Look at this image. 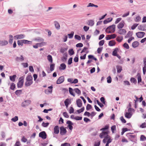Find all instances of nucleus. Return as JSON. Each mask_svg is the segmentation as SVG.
I'll use <instances>...</instances> for the list:
<instances>
[{
  "mask_svg": "<svg viewBox=\"0 0 146 146\" xmlns=\"http://www.w3.org/2000/svg\"><path fill=\"white\" fill-rule=\"evenodd\" d=\"M31 101L30 100H26L21 104V106L25 108L29 106L31 103Z\"/></svg>",
  "mask_w": 146,
  "mask_h": 146,
  "instance_id": "f257e3e1",
  "label": "nucleus"
},
{
  "mask_svg": "<svg viewBox=\"0 0 146 146\" xmlns=\"http://www.w3.org/2000/svg\"><path fill=\"white\" fill-rule=\"evenodd\" d=\"M39 136L43 139H45L46 138L47 135L45 131H42L39 133Z\"/></svg>",
  "mask_w": 146,
  "mask_h": 146,
  "instance_id": "f03ea898",
  "label": "nucleus"
},
{
  "mask_svg": "<svg viewBox=\"0 0 146 146\" xmlns=\"http://www.w3.org/2000/svg\"><path fill=\"white\" fill-rule=\"evenodd\" d=\"M24 60V57L22 55H21L19 56H17L15 58V61L18 62H22Z\"/></svg>",
  "mask_w": 146,
  "mask_h": 146,
  "instance_id": "7ed1b4c3",
  "label": "nucleus"
},
{
  "mask_svg": "<svg viewBox=\"0 0 146 146\" xmlns=\"http://www.w3.org/2000/svg\"><path fill=\"white\" fill-rule=\"evenodd\" d=\"M145 35V33L143 32H139L136 33V35L138 38L143 37Z\"/></svg>",
  "mask_w": 146,
  "mask_h": 146,
  "instance_id": "20e7f679",
  "label": "nucleus"
},
{
  "mask_svg": "<svg viewBox=\"0 0 146 146\" xmlns=\"http://www.w3.org/2000/svg\"><path fill=\"white\" fill-rule=\"evenodd\" d=\"M115 26L114 25H112L108 27V29H109V30L111 31L109 32L108 33H113L115 30Z\"/></svg>",
  "mask_w": 146,
  "mask_h": 146,
  "instance_id": "39448f33",
  "label": "nucleus"
},
{
  "mask_svg": "<svg viewBox=\"0 0 146 146\" xmlns=\"http://www.w3.org/2000/svg\"><path fill=\"white\" fill-rule=\"evenodd\" d=\"M66 129L63 126H62L60 127V134L61 135H65L66 133Z\"/></svg>",
  "mask_w": 146,
  "mask_h": 146,
  "instance_id": "423d86ee",
  "label": "nucleus"
},
{
  "mask_svg": "<svg viewBox=\"0 0 146 146\" xmlns=\"http://www.w3.org/2000/svg\"><path fill=\"white\" fill-rule=\"evenodd\" d=\"M52 86H49L48 87V89H46L44 91V92L45 94H48L51 93L52 91Z\"/></svg>",
  "mask_w": 146,
  "mask_h": 146,
  "instance_id": "0eeeda50",
  "label": "nucleus"
},
{
  "mask_svg": "<svg viewBox=\"0 0 146 146\" xmlns=\"http://www.w3.org/2000/svg\"><path fill=\"white\" fill-rule=\"evenodd\" d=\"M25 35L23 34L16 35L14 36L15 39H21L24 38Z\"/></svg>",
  "mask_w": 146,
  "mask_h": 146,
  "instance_id": "6e6552de",
  "label": "nucleus"
},
{
  "mask_svg": "<svg viewBox=\"0 0 146 146\" xmlns=\"http://www.w3.org/2000/svg\"><path fill=\"white\" fill-rule=\"evenodd\" d=\"M116 36V35L115 34L108 35L106 37L107 40H110L111 39L114 38Z\"/></svg>",
  "mask_w": 146,
  "mask_h": 146,
  "instance_id": "1a4fd4ad",
  "label": "nucleus"
},
{
  "mask_svg": "<svg viewBox=\"0 0 146 146\" xmlns=\"http://www.w3.org/2000/svg\"><path fill=\"white\" fill-rule=\"evenodd\" d=\"M59 132V127L58 125H56L54 127V133L55 134H58Z\"/></svg>",
  "mask_w": 146,
  "mask_h": 146,
  "instance_id": "9d476101",
  "label": "nucleus"
},
{
  "mask_svg": "<svg viewBox=\"0 0 146 146\" xmlns=\"http://www.w3.org/2000/svg\"><path fill=\"white\" fill-rule=\"evenodd\" d=\"M44 42H41V43H36L35 45L33 46V47L35 48H37L38 46H41L45 45Z\"/></svg>",
  "mask_w": 146,
  "mask_h": 146,
  "instance_id": "9b49d317",
  "label": "nucleus"
},
{
  "mask_svg": "<svg viewBox=\"0 0 146 146\" xmlns=\"http://www.w3.org/2000/svg\"><path fill=\"white\" fill-rule=\"evenodd\" d=\"M8 42L6 40H0V46H4L8 44Z\"/></svg>",
  "mask_w": 146,
  "mask_h": 146,
  "instance_id": "f8f14e48",
  "label": "nucleus"
},
{
  "mask_svg": "<svg viewBox=\"0 0 146 146\" xmlns=\"http://www.w3.org/2000/svg\"><path fill=\"white\" fill-rule=\"evenodd\" d=\"M138 29L141 31H144L146 29V26L145 25H141L138 27Z\"/></svg>",
  "mask_w": 146,
  "mask_h": 146,
  "instance_id": "ddd939ff",
  "label": "nucleus"
},
{
  "mask_svg": "<svg viewBox=\"0 0 146 146\" xmlns=\"http://www.w3.org/2000/svg\"><path fill=\"white\" fill-rule=\"evenodd\" d=\"M94 24V20L90 19L88 21L87 24L89 26L92 27L93 26Z\"/></svg>",
  "mask_w": 146,
  "mask_h": 146,
  "instance_id": "4468645a",
  "label": "nucleus"
},
{
  "mask_svg": "<svg viewBox=\"0 0 146 146\" xmlns=\"http://www.w3.org/2000/svg\"><path fill=\"white\" fill-rule=\"evenodd\" d=\"M125 23L124 21H122L119 23L117 26V28L118 29H121L124 27Z\"/></svg>",
  "mask_w": 146,
  "mask_h": 146,
  "instance_id": "2eb2a0df",
  "label": "nucleus"
},
{
  "mask_svg": "<svg viewBox=\"0 0 146 146\" xmlns=\"http://www.w3.org/2000/svg\"><path fill=\"white\" fill-rule=\"evenodd\" d=\"M118 33L120 35H124L126 33V30L123 29H119Z\"/></svg>",
  "mask_w": 146,
  "mask_h": 146,
  "instance_id": "dca6fc26",
  "label": "nucleus"
},
{
  "mask_svg": "<svg viewBox=\"0 0 146 146\" xmlns=\"http://www.w3.org/2000/svg\"><path fill=\"white\" fill-rule=\"evenodd\" d=\"M76 104L77 106L79 107H81L82 105V100L80 99H78L76 100Z\"/></svg>",
  "mask_w": 146,
  "mask_h": 146,
  "instance_id": "f3484780",
  "label": "nucleus"
},
{
  "mask_svg": "<svg viewBox=\"0 0 146 146\" xmlns=\"http://www.w3.org/2000/svg\"><path fill=\"white\" fill-rule=\"evenodd\" d=\"M132 115V113L126 112L125 114V117L129 119L131 118Z\"/></svg>",
  "mask_w": 146,
  "mask_h": 146,
  "instance_id": "a211bd4d",
  "label": "nucleus"
},
{
  "mask_svg": "<svg viewBox=\"0 0 146 146\" xmlns=\"http://www.w3.org/2000/svg\"><path fill=\"white\" fill-rule=\"evenodd\" d=\"M107 134H108V133L107 132L104 131L101 133L99 135L100 137L101 138H103L105 137Z\"/></svg>",
  "mask_w": 146,
  "mask_h": 146,
  "instance_id": "6ab92c4d",
  "label": "nucleus"
},
{
  "mask_svg": "<svg viewBox=\"0 0 146 146\" xmlns=\"http://www.w3.org/2000/svg\"><path fill=\"white\" fill-rule=\"evenodd\" d=\"M66 66L65 64L64 63H62L60 65L59 69L61 70H64L66 69Z\"/></svg>",
  "mask_w": 146,
  "mask_h": 146,
  "instance_id": "aec40b11",
  "label": "nucleus"
},
{
  "mask_svg": "<svg viewBox=\"0 0 146 146\" xmlns=\"http://www.w3.org/2000/svg\"><path fill=\"white\" fill-rule=\"evenodd\" d=\"M113 18L111 17L108 18L104 21L103 22L104 24H106L112 21Z\"/></svg>",
  "mask_w": 146,
  "mask_h": 146,
  "instance_id": "412c9836",
  "label": "nucleus"
},
{
  "mask_svg": "<svg viewBox=\"0 0 146 146\" xmlns=\"http://www.w3.org/2000/svg\"><path fill=\"white\" fill-rule=\"evenodd\" d=\"M139 43L137 41L134 42L132 44V46L134 48H136L139 45Z\"/></svg>",
  "mask_w": 146,
  "mask_h": 146,
  "instance_id": "4be33fe9",
  "label": "nucleus"
},
{
  "mask_svg": "<svg viewBox=\"0 0 146 146\" xmlns=\"http://www.w3.org/2000/svg\"><path fill=\"white\" fill-rule=\"evenodd\" d=\"M116 68L117 70V72L118 73L121 72L122 70V67L120 65H117Z\"/></svg>",
  "mask_w": 146,
  "mask_h": 146,
  "instance_id": "5701e85b",
  "label": "nucleus"
},
{
  "mask_svg": "<svg viewBox=\"0 0 146 146\" xmlns=\"http://www.w3.org/2000/svg\"><path fill=\"white\" fill-rule=\"evenodd\" d=\"M132 32L131 31H129L127 34L125 36V38H127L131 36L132 35Z\"/></svg>",
  "mask_w": 146,
  "mask_h": 146,
  "instance_id": "b1692460",
  "label": "nucleus"
},
{
  "mask_svg": "<svg viewBox=\"0 0 146 146\" xmlns=\"http://www.w3.org/2000/svg\"><path fill=\"white\" fill-rule=\"evenodd\" d=\"M17 76L16 75H14L12 76H9V78L10 80L12 82H14L15 80V78Z\"/></svg>",
  "mask_w": 146,
  "mask_h": 146,
  "instance_id": "393cba45",
  "label": "nucleus"
},
{
  "mask_svg": "<svg viewBox=\"0 0 146 146\" xmlns=\"http://www.w3.org/2000/svg\"><path fill=\"white\" fill-rule=\"evenodd\" d=\"M64 77L63 76H61L59 78L56 82H63L64 81Z\"/></svg>",
  "mask_w": 146,
  "mask_h": 146,
  "instance_id": "a878e982",
  "label": "nucleus"
},
{
  "mask_svg": "<svg viewBox=\"0 0 146 146\" xmlns=\"http://www.w3.org/2000/svg\"><path fill=\"white\" fill-rule=\"evenodd\" d=\"M54 25L55 28L59 30L60 29V25L59 24L57 21L54 22Z\"/></svg>",
  "mask_w": 146,
  "mask_h": 146,
  "instance_id": "bb28decb",
  "label": "nucleus"
},
{
  "mask_svg": "<svg viewBox=\"0 0 146 146\" xmlns=\"http://www.w3.org/2000/svg\"><path fill=\"white\" fill-rule=\"evenodd\" d=\"M33 79L32 76L31 75H29L26 78V80L27 82L31 81Z\"/></svg>",
  "mask_w": 146,
  "mask_h": 146,
  "instance_id": "cd10ccee",
  "label": "nucleus"
},
{
  "mask_svg": "<svg viewBox=\"0 0 146 146\" xmlns=\"http://www.w3.org/2000/svg\"><path fill=\"white\" fill-rule=\"evenodd\" d=\"M9 42L10 44H12L13 43V36L11 35H10L9 36Z\"/></svg>",
  "mask_w": 146,
  "mask_h": 146,
  "instance_id": "c85d7f7f",
  "label": "nucleus"
},
{
  "mask_svg": "<svg viewBox=\"0 0 146 146\" xmlns=\"http://www.w3.org/2000/svg\"><path fill=\"white\" fill-rule=\"evenodd\" d=\"M115 44V41L114 40H111L109 42L108 44L110 46H114Z\"/></svg>",
  "mask_w": 146,
  "mask_h": 146,
  "instance_id": "c756f323",
  "label": "nucleus"
},
{
  "mask_svg": "<svg viewBox=\"0 0 146 146\" xmlns=\"http://www.w3.org/2000/svg\"><path fill=\"white\" fill-rule=\"evenodd\" d=\"M137 77L138 80V82H140L141 81V78L140 74L138 73L137 76Z\"/></svg>",
  "mask_w": 146,
  "mask_h": 146,
  "instance_id": "7c9ffc66",
  "label": "nucleus"
},
{
  "mask_svg": "<svg viewBox=\"0 0 146 146\" xmlns=\"http://www.w3.org/2000/svg\"><path fill=\"white\" fill-rule=\"evenodd\" d=\"M23 43L25 44H31L32 42L26 40H23Z\"/></svg>",
  "mask_w": 146,
  "mask_h": 146,
  "instance_id": "2f4dec72",
  "label": "nucleus"
},
{
  "mask_svg": "<svg viewBox=\"0 0 146 146\" xmlns=\"http://www.w3.org/2000/svg\"><path fill=\"white\" fill-rule=\"evenodd\" d=\"M140 140L141 141H144L146 140V137L143 135H141L140 136Z\"/></svg>",
  "mask_w": 146,
  "mask_h": 146,
  "instance_id": "473e14b6",
  "label": "nucleus"
},
{
  "mask_svg": "<svg viewBox=\"0 0 146 146\" xmlns=\"http://www.w3.org/2000/svg\"><path fill=\"white\" fill-rule=\"evenodd\" d=\"M22 91L21 90H17L15 92V94L17 95L18 96L21 94Z\"/></svg>",
  "mask_w": 146,
  "mask_h": 146,
  "instance_id": "72a5a7b5",
  "label": "nucleus"
},
{
  "mask_svg": "<svg viewBox=\"0 0 146 146\" xmlns=\"http://www.w3.org/2000/svg\"><path fill=\"white\" fill-rule=\"evenodd\" d=\"M47 59L48 61L51 62L52 63V56L50 55H48L47 56Z\"/></svg>",
  "mask_w": 146,
  "mask_h": 146,
  "instance_id": "f704fd0d",
  "label": "nucleus"
},
{
  "mask_svg": "<svg viewBox=\"0 0 146 146\" xmlns=\"http://www.w3.org/2000/svg\"><path fill=\"white\" fill-rule=\"evenodd\" d=\"M69 91L70 93L73 96H74L75 95L73 93V89L71 88H69Z\"/></svg>",
  "mask_w": 146,
  "mask_h": 146,
  "instance_id": "c9c22d12",
  "label": "nucleus"
},
{
  "mask_svg": "<svg viewBox=\"0 0 146 146\" xmlns=\"http://www.w3.org/2000/svg\"><path fill=\"white\" fill-rule=\"evenodd\" d=\"M15 88V85L13 83H12L10 84V89L12 90H14Z\"/></svg>",
  "mask_w": 146,
  "mask_h": 146,
  "instance_id": "e433bc0d",
  "label": "nucleus"
},
{
  "mask_svg": "<svg viewBox=\"0 0 146 146\" xmlns=\"http://www.w3.org/2000/svg\"><path fill=\"white\" fill-rule=\"evenodd\" d=\"M84 110V107H83L82 108H81L80 109L77 110V112L79 114L80 113L83 112Z\"/></svg>",
  "mask_w": 146,
  "mask_h": 146,
  "instance_id": "4c0bfd02",
  "label": "nucleus"
},
{
  "mask_svg": "<svg viewBox=\"0 0 146 146\" xmlns=\"http://www.w3.org/2000/svg\"><path fill=\"white\" fill-rule=\"evenodd\" d=\"M123 39V37L121 36H118L116 38L117 40L119 42H121Z\"/></svg>",
  "mask_w": 146,
  "mask_h": 146,
  "instance_id": "58836bf2",
  "label": "nucleus"
},
{
  "mask_svg": "<svg viewBox=\"0 0 146 146\" xmlns=\"http://www.w3.org/2000/svg\"><path fill=\"white\" fill-rule=\"evenodd\" d=\"M118 50L117 48H115L113 51L112 53V54L113 56H116L117 53V51Z\"/></svg>",
  "mask_w": 146,
  "mask_h": 146,
  "instance_id": "ea45409f",
  "label": "nucleus"
},
{
  "mask_svg": "<svg viewBox=\"0 0 146 146\" xmlns=\"http://www.w3.org/2000/svg\"><path fill=\"white\" fill-rule=\"evenodd\" d=\"M18 119V117L17 116H15L14 117L12 118L11 120L13 122H16Z\"/></svg>",
  "mask_w": 146,
  "mask_h": 146,
  "instance_id": "a19ab883",
  "label": "nucleus"
},
{
  "mask_svg": "<svg viewBox=\"0 0 146 146\" xmlns=\"http://www.w3.org/2000/svg\"><path fill=\"white\" fill-rule=\"evenodd\" d=\"M49 123H45L43 122L42 124V126L44 127H46L48 126Z\"/></svg>",
  "mask_w": 146,
  "mask_h": 146,
  "instance_id": "79ce46f5",
  "label": "nucleus"
},
{
  "mask_svg": "<svg viewBox=\"0 0 146 146\" xmlns=\"http://www.w3.org/2000/svg\"><path fill=\"white\" fill-rule=\"evenodd\" d=\"M55 64H52L50 65V70L51 71H52L54 69Z\"/></svg>",
  "mask_w": 146,
  "mask_h": 146,
  "instance_id": "37998d69",
  "label": "nucleus"
},
{
  "mask_svg": "<svg viewBox=\"0 0 146 146\" xmlns=\"http://www.w3.org/2000/svg\"><path fill=\"white\" fill-rule=\"evenodd\" d=\"M23 40H18L17 41V44L19 46H22L23 45Z\"/></svg>",
  "mask_w": 146,
  "mask_h": 146,
  "instance_id": "c03bdc74",
  "label": "nucleus"
},
{
  "mask_svg": "<svg viewBox=\"0 0 146 146\" xmlns=\"http://www.w3.org/2000/svg\"><path fill=\"white\" fill-rule=\"evenodd\" d=\"M69 53L70 55H73L74 54V52L73 49H70L69 50Z\"/></svg>",
  "mask_w": 146,
  "mask_h": 146,
  "instance_id": "a18cd8bd",
  "label": "nucleus"
},
{
  "mask_svg": "<svg viewBox=\"0 0 146 146\" xmlns=\"http://www.w3.org/2000/svg\"><path fill=\"white\" fill-rule=\"evenodd\" d=\"M120 120H121V122L123 123H125L126 122V121L125 120L124 118L123 117V116H121L120 117Z\"/></svg>",
  "mask_w": 146,
  "mask_h": 146,
  "instance_id": "49530a36",
  "label": "nucleus"
},
{
  "mask_svg": "<svg viewBox=\"0 0 146 146\" xmlns=\"http://www.w3.org/2000/svg\"><path fill=\"white\" fill-rule=\"evenodd\" d=\"M123 47L126 49H128L129 48V46L128 44L126 43H125L123 45Z\"/></svg>",
  "mask_w": 146,
  "mask_h": 146,
  "instance_id": "de8ad7c7",
  "label": "nucleus"
},
{
  "mask_svg": "<svg viewBox=\"0 0 146 146\" xmlns=\"http://www.w3.org/2000/svg\"><path fill=\"white\" fill-rule=\"evenodd\" d=\"M141 19V18L139 16H137L136 17L135 20V21L136 22H139L140 21Z\"/></svg>",
  "mask_w": 146,
  "mask_h": 146,
  "instance_id": "09e8293b",
  "label": "nucleus"
},
{
  "mask_svg": "<svg viewBox=\"0 0 146 146\" xmlns=\"http://www.w3.org/2000/svg\"><path fill=\"white\" fill-rule=\"evenodd\" d=\"M74 32H71V33H70V34H68V35L69 36V38H72L73 37V35H74Z\"/></svg>",
  "mask_w": 146,
  "mask_h": 146,
  "instance_id": "8fccbe9b",
  "label": "nucleus"
},
{
  "mask_svg": "<svg viewBox=\"0 0 146 146\" xmlns=\"http://www.w3.org/2000/svg\"><path fill=\"white\" fill-rule=\"evenodd\" d=\"M116 127L115 125H112L111 127V130L113 133H114V131L116 130Z\"/></svg>",
  "mask_w": 146,
  "mask_h": 146,
  "instance_id": "3c124183",
  "label": "nucleus"
},
{
  "mask_svg": "<svg viewBox=\"0 0 146 146\" xmlns=\"http://www.w3.org/2000/svg\"><path fill=\"white\" fill-rule=\"evenodd\" d=\"M23 84V83H17V86L18 88H21Z\"/></svg>",
  "mask_w": 146,
  "mask_h": 146,
  "instance_id": "603ef678",
  "label": "nucleus"
},
{
  "mask_svg": "<svg viewBox=\"0 0 146 146\" xmlns=\"http://www.w3.org/2000/svg\"><path fill=\"white\" fill-rule=\"evenodd\" d=\"M74 38L75 39L78 40H80L81 39L80 36L78 35H75L74 36Z\"/></svg>",
  "mask_w": 146,
  "mask_h": 146,
  "instance_id": "864d4df0",
  "label": "nucleus"
},
{
  "mask_svg": "<svg viewBox=\"0 0 146 146\" xmlns=\"http://www.w3.org/2000/svg\"><path fill=\"white\" fill-rule=\"evenodd\" d=\"M100 100L103 104H105V99L104 97L101 98Z\"/></svg>",
  "mask_w": 146,
  "mask_h": 146,
  "instance_id": "5fc2aeb1",
  "label": "nucleus"
},
{
  "mask_svg": "<svg viewBox=\"0 0 146 146\" xmlns=\"http://www.w3.org/2000/svg\"><path fill=\"white\" fill-rule=\"evenodd\" d=\"M121 18H118L115 21V24H117L121 20Z\"/></svg>",
  "mask_w": 146,
  "mask_h": 146,
  "instance_id": "6e6d98bb",
  "label": "nucleus"
},
{
  "mask_svg": "<svg viewBox=\"0 0 146 146\" xmlns=\"http://www.w3.org/2000/svg\"><path fill=\"white\" fill-rule=\"evenodd\" d=\"M96 102L100 106L101 108H102L104 107V106L103 104L100 103L98 100H96Z\"/></svg>",
  "mask_w": 146,
  "mask_h": 146,
  "instance_id": "4d7b16f0",
  "label": "nucleus"
},
{
  "mask_svg": "<svg viewBox=\"0 0 146 146\" xmlns=\"http://www.w3.org/2000/svg\"><path fill=\"white\" fill-rule=\"evenodd\" d=\"M61 146H71L70 144L67 143H62L61 145Z\"/></svg>",
  "mask_w": 146,
  "mask_h": 146,
  "instance_id": "13d9d810",
  "label": "nucleus"
},
{
  "mask_svg": "<svg viewBox=\"0 0 146 146\" xmlns=\"http://www.w3.org/2000/svg\"><path fill=\"white\" fill-rule=\"evenodd\" d=\"M69 100V99H67L65 100L64 102V103L65 104V105L67 107H68V104L69 103L68 102V101Z\"/></svg>",
  "mask_w": 146,
  "mask_h": 146,
  "instance_id": "bf43d9fd",
  "label": "nucleus"
},
{
  "mask_svg": "<svg viewBox=\"0 0 146 146\" xmlns=\"http://www.w3.org/2000/svg\"><path fill=\"white\" fill-rule=\"evenodd\" d=\"M138 24L137 23L134 24L131 27V29L132 30L134 29L136 27L138 26Z\"/></svg>",
  "mask_w": 146,
  "mask_h": 146,
  "instance_id": "052dcab7",
  "label": "nucleus"
},
{
  "mask_svg": "<svg viewBox=\"0 0 146 146\" xmlns=\"http://www.w3.org/2000/svg\"><path fill=\"white\" fill-rule=\"evenodd\" d=\"M74 109L72 107H70V110H69V113H73L74 112Z\"/></svg>",
  "mask_w": 146,
  "mask_h": 146,
  "instance_id": "680f3d73",
  "label": "nucleus"
},
{
  "mask_svg": "<svg viewBox=\"0 0 146 146\" xmlns=\"http://www.w3.org/2000/svg\"><path fill=\"white\" fill-rule=\"evenodd\" d=\"M140 127L142 128H144L146 127V123L145 122L142 123L141 125H140Z\"/></svg>",
  "mask_w": 146,
  "mask_h": 146,
  "instance_id": "e2e57ef3",
  "label": "nucleus"
},
{
  "mask_svg": "<svg viewBox=\"0 0 146 146\" xmlns=\"http://www.w3.org/2000/svg\"><path fill=\"white\" fill-rule=\"evenodd\" d=\"M75 92L78 94L81 93L80 91L78 88H76L74 90Z\"/></svg>",
  "mask_w": 146,
  "mask_h": 146,
  "instance_id": "0e129e2a",
  "label": "nucleus"
},
{
  "mask_svg": "<svg viewBox=\"0 0 146 146\" xmlns=\"http://www.w3.org/2000/svg\"><path fill=\"white\" fill-rule=\"evenodd\" d=\"M92 108V106L90 104H88L86 107V109L88 111L90 109Z\"/></svg>",
  "mask_w": 146,
  "mask_h": 146,
  "instance_id": "69168bd1",
  "label": "nucleus"
},
{
  "mask_svg": "<svg viewBox=\"0 0 146 146\" xmlns=\"http://www.w3.org/2000/svg\"><path fill=\"white\" fill-rule=\"evenodd\" d=\"M83 46V44L81 43L77 44L76 45V46L77 47H82Z\"/></svg>",
  "mask_w": 146,
  "mask_h": 146,
  "instance_id": "338daca9",
  "label": "nucleus"
},
{
  "mask_svg": "<svg viewBox=\"0 0 146 146\" xmlns=\"http://www.w3.org/2000/svg\"><path fill=\"white\" fill-rule=\"evenodd\" d=\"M21 145L20 141H17L14 145V146H20Z\"/></svg>",
  "mask_w": 146,
  "mask_h": 146,
  "instance_id": "774afa93",
  "label": "nucleus"
}]
</instances>
